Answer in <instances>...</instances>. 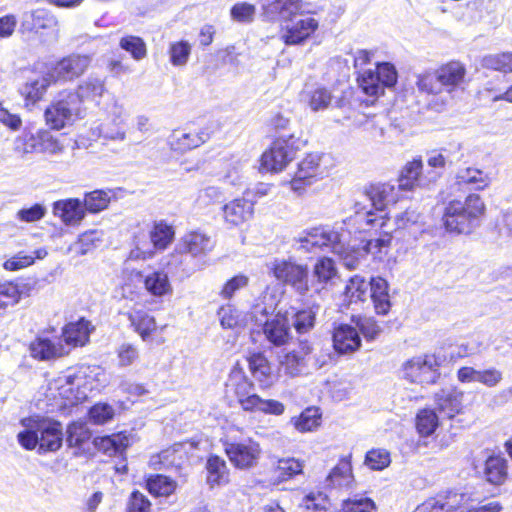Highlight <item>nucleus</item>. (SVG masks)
<instances>
[{"instance_id": "1", "label": "nucleus", "mask_w": 512, "mask_h": 512, "mask_svg": "<svg viewBox=\"0 0 512 512\" xmlns=\"http://www.w3.org/2000/svg\"><path fill=\"white\" fill-rule=\"evenodd\" d=\"M466 68L459 61H450L435 70H428L417 75L416 86L420 92L430 95L445 93L441 102L443 106L454 98V93L464 89Z\"/></svg>"}, {"instance_id": "2", "label": "nucleus", "mask_w": 512, "mask_h": 512, "mask_svg": "<svg viewBox=\"0 0 512 512\" xmlns=\"http://www.w3.org/2000/svg\"><path fill=\"white\" fill-rule=\"evenodd\" d=\"M24 430L19 432V444L33 450L38 446L39 453L55 452L62 446L63 428L59 421L51 418L32 416L21 420Z\"/></svg>"}, {"instance_id": "3", "label": "nucleus", "mask_w": 512, "mask_h": 512, "mask_svg": "<svg viewBox=\"0 0 512 512\" xmlns=\"http://www.w3.org/2000/svg\"><path fill=\"white\" fill-rule=\"evenodd\" d=\"M486 205L478 194H469L463 201L452 200L445 207L443 222L447 231L470 234L485 216Z\"/></svg>"}, {"instance_id": "4", "label": "nucleus", "mask_w": 512, "mask_h": 512, "mask_svg": "<svg viewBox=\"0 0 512 512\" xmlns=\"http://www.w3.org/2000/svg\"><path fill=\"white\" fill-rule=\"evenodd\" d=\"M101 368L96 365H80L70 368L54 381L60 397L69 404L75 405L88 397L93 389V380L100 374Z\"/></svg>"}, {"instance_id": "5", "label": "nucleus", "mask_w": 512, "mask_h": 512, "mask_svg": "<svg viewBox=\"0 0 512 512\" xmlns=\"http://www.w3.org/2000/svg\"><path fill=\"white\" fill-rule=\"evenodd\" d=\"M354 210L355 213L351 217V221L358 225L359 230L366 231L369 228L380 227L384 234L382 238L389 237L390 240L392 239V233L409 229L411 226L416 225L420 219V214L411 208L396 214L393 217L392 223L389 218L384 220V216L377 217L371 209H367L365 203L356 202Z\"/></svg>"}, {"instance_id": "6", "label": "nucleus", "mask_w": 512, "mask_h": 512, "mask_svg": "<svg viewBox=\"0 0 512 512\" xmlns=\"http://www.w3.org/2000/svg\"><path fill=\"white\" fill-rule=\"evenodd\" d=\"M83 109L79 106V97L73 91H63L46 108V124L54 130H60L82 118Z\"/></svg>"}, {"instance_id": "7", "label": "nucleus", "mask_w": 512, "mask_h": 512, "mask_svg": "<svg viewBox=\"0 0 512 512\" xmlns=\"http://www.w3.org/2000/svg\"><path fill=\"white\" fill-rule=\"evenodd\" d=\"M270 271L277 281L290 286L297 294L305 296L310 291L309 268L293 259H276Z\"/></svg>"}, {"instance_id": "8", "label": "nucleus", "mask_w": 512, "mask_h": 512, "mask_svg": "<svg viewBox=\"0 0 512 512\" xmlns=\"http://www.w3.org/2000/svg\"><path fill=\"white\" fill-rule=\"evenodd\" d=\"M300 144V138L293 134L276 138L262 154L261 168L267 172L282 171L293 160Z\"/></svg>"}, {"instance_id": "9", "label": "nucleus", "mask_w": 512, "mask_h": 512, "mask_svg": "<svg viewBox=\"0 0 512 512\" xmlns=\"http://www.w3.org/2000/svg\"><path fill=\"white\" fill-rule=\"evenodd\" d=\"M440 362L434 354L412 357L402 365V377L411 383L434 384L440 376Z\"/></svg>"}, {"instance_id": "10", "label": "nucleus", "mask_w": 512, "mask_h": 512, "mask_svg": "<svg viewBox=\"0 0 512 512\" xmlns=\"http://www.w3.org/2000/svg\"><path fill=\"white\" fill-rule=\"evenodd\" d=\"M397 71L391 63H378L375 70L368 69L358 76L359 87L368 96L378 97L384 93L385 88L393 87L397 83Z\"/></svg>"}, {"instance_id": "11", "label": "nucleus", "mask_w": 512, "mask_h": 512, "mask_svg": "<svg viewBox=\"0 0 512 512\" xmlns=\"http://www.w3.org/2000/svg\"><path fill=\"white\" fill-rule=\"evenodd\" d=\"M390 246V238H377L367 241L362 248H355L346 245V235L339 244H336L334 254L338 255L343 265L349 269H357L365 260L367 254H381L384 249Z\"/></svg>"}, {"instance_id": "12", "label": "nucleus", "mask_w": 512, "mask_h": 512, "mask_svg": "<svg viewBox=\"0 0 512 512\" xmlns=\"http://www.w3.org/2000/svg\"><path fill=\"white\" fill-rule=\"evenodd\" d=\"M328 157L318 153L308 154L299 164L294 178L291 180V189L301 193L305 186L313 183V180L323 178L328 174L325 165Z\"/></svg>"}, {"instance_id": "13", "label": "nucleus", "mask_w": 512, "mask_h": 512, "mask_svg": "<svg viewBox=\"0 0 512 512\" xmlns=\"http://www.w3.org/2000/svg\"><path fill=\"white\" fill-rule=\"evenodd\" d=\"M319 28V21L308 12L281 24L280 39L286 45H301Z\"/></svg>"}, {"instance_id": "14", "label": "nucleus", "mask_w": 512, "mask_h": 512, "mask_svg": "<svg viewBox=\"0 0 512 512\" xmlns=\"http://www.w3.org/2000/svg\"><path fill=\"white\" fill-rule=\"evenodd\" d=\"M224 447L231 463L240 469H248L255 466L261 455L259 443L252 438L228 441L224 444Z\"/></svg>"}, {"instance_id": "15", "label": "nucleus", "mask_w": 512, "mask_h": 512, "mask_svg": "<svg viewBox=\"0 0 512 512\" xmlns=\"http://www.w3.org/2000/svg\"><path fill=\"white\" fill-rule=\"evenodd\" d=\"M344 238V233H340L329 227H317L303 232L296 238L299 248L312 251L314 248L335 250L336 244H339Z\"/></svg>"}, {"instance_id": "16", "label": "nucleus", "mask_w": 512, "mask_h": 512, "mask_svg": "<svg viewBox=\"0 0 512 512\" xmlns=\"http://www.w3.org/2000/svg\"><path fill=\"white\" fill-rule=\"evenodd\" d=\"M91 56L70 54L55 63L48 71L53 82L71 81L81 76L89 67Z\"/></svg>"}, {"instance_id": "17", "label": "nucleus", "mask_w": 512, "mask_h": 512, "mask_svg": "<svg viewBox=\"0 0 512 512\" xmlns=\"http://www.w3.org/2000/svg\"><path fill=\"white\" fill-rule=\"evenodd\" d=\"M215 240L201 230L186 232L179 240L176 250L193 258L203 259L215 248Z\"/></svg>"}, {"instance_id": "18", "label": "nucleus", "mask_w": 512, "mask_h": 512, "mask_svg": "<svg viewBox=\"0 0 512 512\" xmlns=\"http://www.w3.org/2000/svg\"><path fill=\"white\" fill-rule=\"evenodd\" d=\"M398 185L390 183H378L371 185L366 189V197L370 202V209L374 208L379 212H383L390 204H395L400 200V192ZM369 209L368 205H366ZM373 212V210H371Z\"/></svg>"}, {"instance_id": "19", "label": "nucleus", "mask_w": 512, "mask_h": 512, "mask_svg": "<svg viewBox=\"0 0 512 512\" xmlns=\"http://www.w3.org/2000/svg\"><path fill=\"white\" fill-rule=\"evenodd\" d=\"M29 350L31 356L40 361L54 360L69 353L60 339H50L45 336L36 337L30 343Z\"/></svg>"}, {"instance_id": "20", "label": "nucleus", "mask_w": 512, "mask_h": 512, "mask_svg": "<svg viewBox=\"0 0 512 512\" xmlns=\"http://www.w3.org/2000/svg\"><path fill=\"white\" fill-rule=\"evenodd\" d=\"M464 393L456 388H446L435 394V411L442 418L452 419L463 409Z\"/></svg>"}, {"instance_id": "21", "label": "nucleus", "mask_w": 512, "mask_h": 512, "mask_svg": "<svg viewBox=\"0 0 512 512\" xmlns=\"http://www.w3.org/2000/svg\"><path fill=\"white\" fill-rule=\"evenodd\" d=\"M211 137L208 128L199 131L174 130L169 137V145L172 150L185 152L207 142Z\"/></svg>"}, {"instance_id": "22", "label": "nucleus", "mask_w": 512, "mask_h": 512, "mask_svg": "<svg viewBox=\"0 0 512 512\" xmlns=\"http://www.w3.org/2000/svg\"><path fill=\"white\" fill-rule=\"evenodd\" d=\"M223 219L230 227H237L250 220L254 213V205L245 198H237L222 207Z\"/></svg>"}, {"instance_id": "23", "label": "nucleus", "mask_w": 512, "mask_h": 512, "mask_svg": "<svg viewBox=\"0 0 512 512\" xmlns=\"http://www.w3.org/2000/svg\"><path fill=\"white\" fill-rule=\"evenodd\" d=\"M265 338L275 346L285 345L290 339V321L286 314L278 313L263 324Z\"/></svg>"}, {"instance_id": "24", "label": "nucleus", "mask_w": 512, "mask_h": 512, "mask_svg": "<svg viewBox=\"0 0 512 512\" xmlns=\"http://www.w3.org/2000/svg\"><path fill=\"white\" fill-rule=\"evenodd\" d=\"M333 346L340 354H350L359 349L361 338L355 326L341 324L334 329Z\"/></svg>"}, {"instance_id": "25", "label": "nucleus", "mask_w": 512, "mask_h": 512, "mask_svg": "<svg viewBox=\"0 0 512 512\" xmlns=\"http://www.w3.org/2000/svg\"><path fill=\"white\" fill-rule=\"evenodd\" d=\"M85 208L77 198L58 200L53 204V214L66 225L75 226L85 217Z\"/></svg>"}, {"instance_id": "26", "label": "nucleus", "mask_w": 512, "mask_h": 512, "mask_svg": "<svg viewBox=\"0 0 512 512\" xmlns=\"http://www.w3.org/2000/svg\"><path fill=\"white\" fill-rule=\"evenodd\" d=\"M332 99L333 96L331 90L320 85L306 86L300 93L301 103L312 112L327 109L330 106Z\"/></svg>"}, {"instance_id": "27", "label": "nucleus", "mask_w": 512, "mask_h": 512, "mask_svg": "<svg viewBox=\"0 0 512 512\" xmlns=\"http://www.w3.org/2000/svg\"><path fill=\"white\" fill-rule=\"evenodd\" d=\"M136 276L142 281L145 290L154 297H163L172 293V285L165 271L156 270L146 274L138 271Z\"/></svg>"}, {"instance_id": "28", "label": "nucleus", "mask_w": 512, "mask_h": 512, "mask_svg": "<svg viewBox=\"0 0 512 512\" xmlns=\"http://www.w3.org/2000/svg\"><path fill=\"white\" fill-rule=\"evenodd\" d=\"M265 10L268 15L278 16L281 24H285L305 12L306 4L303 0H274Z\"/></svg>"}, {"instance_id": "29", "label": "nucleus", "mask_w": 512, "mask_h": 512, "mask_svg": "<svg viewBox=\"0 0 512 512\" xmlns=\"http://www.w3.org/2000/svg\"><path fill=\"white\" fill-rule=\"evenodd\" d=\"M311 352V347L308 343H301L300 351H289L279 355L280 370L286 375L297 376L305 366V356Z\"/></svg>"}, {"instance_id": "30", "label": "nucleus", "mask_w": 512, "mask_h": 512, "mask_svg": "<svg viewBox=\"0 0 512 512\" xmlns=\"http://www.w3.org/2000/svg\"><path fill=\"white\" fill-rule=\"evenodd\" d=\"M456 183L463 189L484 190L490 184V177L483 170L466 167L457 172Z\"/></svg>"}, {"instance_id": "31", "label": "nucleus", "mask_w": 512, "mask_h": 512, "mask_svg": "<svg viewBox=\"0 0 512 512\" xmlns=\"http://www.w3.org/2000/svg\"><path fill=\"white\" fill-rule=\"evenodd\" d=\"M369 285L375 312L378 315H386L391 308L388 282L381 277H373Z\"/></svg>"}, {"instance_id": "32", "label": "nucleus", "mask_w": 512, "mask_h": 512, "mask_svg": "<svg viewBox=\"0 0 512 512\" xmlns=\"http://www.w3.org/2000/svg\"><path fill=\"white\" fill-rule=\"evenodd\" d=\"M337 276V269L334 261L330 258L323 257L319 259L313 268V279L310 281V290L316 293L327 285L332 279Z\"/></svg>"}, {"instance_id": "33", "label": "nucleus", "mask_w": 512, "mask_h": 512, "mask_svg": "<svg viewBox=\"0 0 512 512\" xmlns=\"http://www.w3.org/2000/svg\"><path fill=\"white\" fill-rule=\"evenodd\" d=\"M125 315L130 321L131 327L140 335L143 341L148 340L157 328L155 318L143 309L133 308Z\"/></svg>"}, {"instance_id": "34", "label": "nucleus", "mask_w": 512, "mask_h": 512, "mask_svg": "<svg viewBox=\"0 0 512 512\" xmlns=\"http://www.w3.org/2000/svg\"><path fill=\"white\" fill-rule=\"evenodd\" d=\"M23 25L36 33L43 30H51L58 33V21L55 16L46 9H36L26 15Z\"/></svg>"}, {"instance_id": "35", "label": "nucleus", "mask_w": 512, "mask_h": 512, "mask_svg": "<svg viewBox=\"0 0 512 512\" xmlns=\"http://www.w3.org/2000/svg\"><path fill=\"white\" fill-rule=\"evenodd\" d=\"M51 83H53V80L48 72L42 76L29 79L20 89L26 105L35 104L40 101Z\"/></svg>"}, {"instance_id": "36", "label": "nucleus", "mask_w": 512, "mask_h": 512, "mask_svg": "<svg viewBox=\"0 0 512 512\" xmlns=\"http://www.w3.org/2000/svg\"><path fill=\"white\" fill-rule=\"evenodd\" d=\"M239 404L245 411H260L267 414L281 415L284 405L277 400H264L258 395L250 393L240 400Z\"/></svg>"}, {"instance_id": "37", "label": "nucleus", "mask_w": 512, "mask_h": 512, "mask_svg": "<svg viewBox=\"0 0 512 512\" xmlns=\"http://www.w3.org/2000/svg\"><path fill=\"white\" fill-rule=\"evenodd\" d=\"M182 448L183 445L181 443H177L157 454L152 455L149 461L150 466L155 470L180 466L182 460Z\"/></svg>"}, {"instance_id": "38", "label": "nucleus", "mask_w": 512, "mask_h": 512, "mask_svg": "<svg viewBox=\"0 0 512 512\" xmlns=\"http://www.w3.org/2000/svg\"><path fill=\"white\" fill-rule=\"evenodd\" d=\"M90 332V322L85 319H80L64 327L63 338L67 345L73 347L83 346L88 342Z\"/></svg>"}, {"instance_id": "39", "label": "nucleus", "mask_w": 512, "mask_h": 512, "mask_svg": "<svg viewBox=\"0 0 512 512\" xmlns=\"http://www.w3.org/2000/svg\"><path fill=\"white\" fill-rule=\"evenodd\" d=\"M94 445L98 450L113 456L122 453L130 445V438L126 433L120 432L96 438Z\"/></svg>"}, {"instance_id": "40", "label": "nucleus", "mask_w": 512, "mask_h": 512, "mask_svg": "<svg viewBox=\"0 0 512 512\" xmlns=\"http://www.w3.org/2000/svg\"><path fill=\"white\" fill-rule=\"evenodd\" d=\"M208 472L207 483L211 488L225 485L229 482V470L224 459L219 456H210L206 463Z\"/></svg>"}, {"instance_id": "41", "label": "nucleus", "mask_w": 512, "mask_h": 512, "mask_svg": "<svg viewBox=\"0 0 512 512\" xmlns=\"http://www.w3.org/2000/svg\"><path fill=\"white\" fill-rule=\"evenodd\" d=\"M104 80L98 77L90 76L80 83L76 95L79 97V106L82 107L84 101L98 102L105 92Z\"/></svg>"}, {"instance_id": "42", "label": "nucleus", "mask_w": 512, "mask_h": 512, "mask_svg": "<svg viewBox=\"0 0 512 512\" xmlns=\"http://www.w3.org/2000/svg\"><path fill=\"white\" fill-rule=\"evenodd\" d=\"M249 370L262 386L272 384V369L268 359L262 353H254L248 359Z\"/></svg>"}, {"instance_id": "43", "label": "nucleus", "mask_w": 512, "mask_h": 512, "mask_svg": "<svg viewBox=\"0 0 512 512\" xmlns=\"http://www.w3.org/2000/svg\"><path fill=\"white\" fill-rule=\"evenodd\" d=\"M422 167V161L419 159L408 162L403 167L399 175L397 184L398 190L409 191L412 190L416 185H419L421 182Z\"/></svg>"}, {"instance_id": "44", "label": "nucleus", "mask_w": 512, "mask_h": 512, "mask_svg": "<svg viewBox=\"0 0 512 512\" xmlns=\"http://www.w3.org/2000/svg\"><path fill=\"white\" fill-rule=\"evenodd\" d=\"M351 456L343 457L327 476L331 486L350 487L353 482Z\"/></svg>"}, {"instance_id": "45", "label": "nucleus", "mask_w": 512, "mask_h": 512, "mask_svg": "<svg viewBox=\"0 0 512 512\" xmlns=\"http://www.w3.org/2000/svg\"><path fill=\"white\" fill-rule=\"evenodd\" d=\"M153 248L164 250L173 241L175 231L173 227L164 221L154 222L149 232Z\"/></svg>"}, {"instance_id": "46", "label": "nucleus", "mask_w": 512, "mask_h": 512, "mask_svg": "<svg viewBox=\"0 0 512 512\" xmlns=\"http://www.w3.org/2000/svg\"><path fill=\"white\" fill-rule=\"evenodd\" d=\"M507 475L506 460L500 456H491L485 463V476L492 484H501Z\"/></svg>"}, {"instance_id": "47", "label": "nucleus", "mask_w": 512, "mask_h": 512, "mask_svg": "<svg viewBox=\"0 0 512 512\" xmlns=\"http://www.w3.org/2000/svg\"><path fill=\"white\" fill-rule=\"evenodd\" d=\"M218 314L223 328L235 329L247 325V316L230 305L221 307Z\"/></svg>"}, {"instance_id": "48", "label": "nucleus", "mask_w": 512, "mask_h": 512, "mask_svg": "<svg viewBox=\"0 0 512 512\" xmlns=\"http://www.w3.org/2000/svg\"><path fill=\"white\" fill-rule=\"evenodd\" d=\"M439 425V416L435 409H423L416 417V428L422 436L432 435Z\"/></svg>"}, {"instance_id": "49", "label": "nucleus", "mask_w": 512, "mask_h": 512, "mask_svg": "<svg viewBox=\"0 0 512 512\" xmlns=\"http://www.w3.org/2000/svg\"><path fill=\"white\" fill-rule=\"evenodd\" d=\"M177 487V484L172 479L163 476L155 475L147 480L148 491L155 496H169Z\"/></svg>"}, {"instance_id": "50", "label": "nucleus", "mask_w": 512, "mask_h": 512, "mask_svg": "<svg viewBox=\"0 0 512 512\" xmlns=\"http://www.w3.org/2000/svg\"><path fill=\"white\" fill-rule=\"evenodd\" d=\"M227 387L229 390L233 391L238 402H240L241 399L251 393L253 384L243 375L241 371H233L230 374Z\"/></svg>"}, {"instance_id": "51", "label": "nucleus", "mask_w": 512, "mask_h": 512, "mask_svg": "<svg viewBox=\"0 0 512 512\" xmlns=\"http://www.w3.org/2000/svg\"><path fill=\"white\" fill-rule=\"evenodd\" d=\"M340 512H377V507L372 499L355 494L343 501Z\"/></svg>"}, {"instance_id": "52", "label": "nucleus", "mask_w": 512, "mask_h": 512, "mask_svg": "<svg viewBox=\"0 0 512 512\" xmlns=\"http://www.w3.org/2000/svg\"><path fill=\"white\" fill-rule=\"evenodd\" d=\"M103 233L98 230H90L79 236L78 241L71 249L79 255H85L96 248L102 242Z\"/></svg>"}, {"instance_id": "53", "label": "nucleus", "mask_w": 512, "mask_h": 512, "mask_svg": "<svg viewBox=\"0 0 512 512\" xmlns=\"http://www.w3.org/2000/svg\"><path fill=\"white\" fill-rule=\"evenodd\" d=\"M368 283L359 275L350 278L345 288V296L349 298L350 303L364 301L367 296Z\"/></svg>"}, {"instance_id": "54", "label": "nucleus", "mask_w": 512, "mask_h": 512, "mask_svg": "<svg viewBox=\"0 0 512 512\" xmlns=\"http://www.w3.org/2000/svg\"><path fill=\"white\" fill-rule=\"evenodd\" d=\"M483 67L500 72H512V53L487 55L482 60Z\"/></svg>"}, {"instance_id": "55", "label": "nucleus", "mask_w": 512, "mask_h": 512, "mask_svg": "<svg viewBox=\"0 0 512 512\" xmlns=\"http://www.w3.org/2000/svg\"><path fill=\"white\" fill-rule=\"evenodd\" d=\"M91 438V433L86 424L74 422L67 428V443L70 447H81Z\"/></svg>"}, {"instance_id": "56", "label": "nucleus", "mask_w": 512, "mask_h": 512, "mask_svg": "<svg viewBox=\"0 0 512 512\" xmlns=\"http://www.w3.org/2000/svg\"><path fill=\"white\" fill-rule=\"evenodd\" d=\"M109 201L107 192L95 190L85 195L83 206L90 213H98L108 207Z\"/></svg>"}, {"instance_id": "57", "label": "nucleus", "mask_w": 512, "mask_h": 512, "mask_svg": "<svg viewBox=\"0 0 512 512\" xmlns=\"http://www.w3.org/2000/svg\"><path fill=\"white\" fill-rule=\"evenodd\" d=\"M302 463L294 458L279 459L275 472L280 481H286L295 475L302 473Z\"/></svg>"}, {"instance_id": "58", "label": "nucleus", "mask_w": 512, "mask_h": 512, "mask_svg": "<svg viewBox=\"0 0 512 512\" xmlns=\"http://www.w3.org/2000/svg\"><path fill=\"white\" fill-rule=\"evenodd\" d=\"M119 46L129 52L131 56L139 61L146 57L147 49L145 42L138 36H125L121 38Z\"/></svg>"}, {"instance_id": "59", "label": "nucleus", "mask_w": 512, "mask_h": 512, "mask_svg": "<svg viewBox=\"0 0 512 512\" xmlns=\"http://www.w3.org/2000/svg\"><path fill=\"white\" fill-rule=\"evenodd\" d=\"M315 311L313 308L297 311L293 314L292 319L295 330L299 334H304L310 331L315 324Z\"/></svg>"}, {"instance_id": "60", "label": "nucleus", "mask_w": 512, "mask_h": 512, "mask_svg": "<svg viewBox=\"0 0 512 512\" xmlns=\"http://www.w3.org/2000/svg\"><path fill=\"white\" fill-rule=\"evenodd\" d=\"M191 45L187 41L172 43L169 48L170 61L173 66H184L190 56Z\"/></svg>"}, {"instance_id": "61", "label": "nucleus", "mask_w": 512, "mask_h": 512, "mask_svg": "<svg viewBox=\"0 0 512 512\" xmlns=\"http://www.w3.org/2000/svg\"><path fill=\"white\" fill-rule=\"evenodd\" d=\"M15 151L22 154L39 153V132L25 133L15 140Z\"/></svg>"}, {"instance_id": "62", "label": "nucleus", "mask_w": 512, "mask_h": 512, "mask_svg": "<svg viewBox=\"0 0 512 512\" xmlns=\"http://www.w3.org/2000/svg\"><path fill=\"white\" fill-rule=\"evenodd\" d=\"M328 505L327 496L321 492H311L305 495L299 504L300 507L306 510H312L313 512H324Z\"/></svg>"}, {"instance_id": "63", "label": "nucleus", "mask_w": 512, "mask_h": 512, "mask_svg": "<svg viewBox=\"0 0 512 512\" xmlns=\"http://www.w3.org/2000/svg\"><path fill=\"white\" fill-rule=\"evenodd\" d=\"M320 415L317 409L308 408L295 421V427L300 432H308L319 426Z\"/></svg>"}, {"instance_id": "64", "label": "nucleus", "mask_w": 512, "mask_h": 512, "mask_svg": "<svg viewBox=\"0 0 512 512\" xmlns=\"http://www.w3.org/2000/svg\"><path fill=\"white\" fill-rule=\"evenodd\" d=\"M391 462L390 454L384 449H373L366 454L365 464L372 470H382Z\"/></svg>"}]
</instances>
